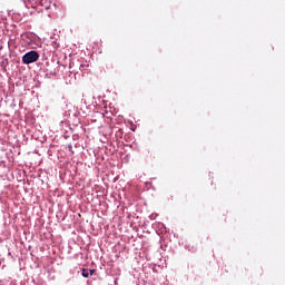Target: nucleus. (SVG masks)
<instances>
[{
  "mask_svg": "<svg viewBox=\"0 0 285 285\" xmlns=\"http://www.w3.org/2000/svg\"><path fill=\"white\" fill-rule=\"evenodd\" d=\"M39 61V52L37 51H29L22 56V63L26 66H30V63H35Z\"/></svg>",
  "mask_w": 285,
  "mask_h": 285,
  "instance_id": "nucleus-1",
  "label": "nucleus"
},
{
  "mask_svg": "<svg viewBox=\"0 0 285 285\" xmlns=\"http://www.w3.org/2000/svg\"><path fill=\"white\" fill-rule=\"evenodd\" d=\"M89 275L90 276L95 275V269H89Z\"/></svg>",
  "mask_w": 285,
  "mask_h": 285,
  "instance_id": "nucleus-3",
  "label": "nucleus"
},
{
  "mask_svg": "<svg viewBox=\"0 0 285 285\" xmlns=\"http://www.w3.org/2000/svg\"><path fill=\"white\" fill-rule=\"evenodd\" d=\"M82 277H90V273L88 269L86 268L82 269Z\"/></svg>",
  "mask_w": 285,
  "mask_h": 285,
  "instance_id": "nucleus-2",
  "label": "nucleus"
}]
</instances>
